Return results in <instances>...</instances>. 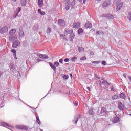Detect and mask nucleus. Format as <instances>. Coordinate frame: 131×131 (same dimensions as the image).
Returning <instances> with one entry per match:
<instances>
[{
  "mask_svg": "<svg viewBox=\"0 0 131 131\" xmlns=\"http://www.w3.org/2000/svg\"><path fill=\"white\" fill-rule=\"evenodd\" d=\"M20 45V41H15L12 44V47L13 49H16L18 46Z\"/></svg>",
  "mask_w": 131,
  "mask_h": 131,
  "instance_id": "nucleus-10",
  "label": "nucleus"
},
{
  "mask_svg": "<svg viewBox=\"0 0 131 131\" xmlns=\"http://www.w3.org/2000/svg\"><path fill=\"white\" fill-rule=\"evenodd\" d=\"M74 104L75 106H78V103H74Z\"/></svg>",
  "mask_w": 131,
  "mask_h": 131,
  "instance_id": "nucleus-54",
  "label": "nucleus"
},
{
  "mask_svg": "<svg viewBox=\"0 0 131 131\" xmlns=\"http://www.w3.org/2000/svg\"><path fill=\"white\" fill-rule=\"evenodd\" d=\"M106 111H107V110H106L105 107H101V110L100 111L99 115H101V116L103 115H105L106 114Z\"/></svg>",
  "mask_w": 131,
  "mask_h": 131,
  "instance_id": "nucleus-7",
  "label": "nucleus"
},
{
  "mask_svg": "<svg viewBox=\"0 0 131 131\" xmlns=\"http://www.w3.org/2000/svg\"><path fill=\"white\" fill-rule=\"evenodd\" d=\"M39 8H41L43 6V0H38Z\"/></svg>",
  "mask_w": 131,
  "mask_h": 131,
  "instance_id": "nucleus-16",
  "label": "nucleus"
},
{
  "mask_svg": "<svg viewBox=\"0 0 131 131\" xmlns=\"http://www.w3.org/2000/svg\"><path fill=\"white\" fill-rule=\"evenodd\" d=\"M0 105L4 106V105H5V104L4 103V102H2Z\"/></svg>",
  "mask_w": 131,
  "mask_h": 131,
  "instance_id": "nucleus-58",
  "label": "nucleus"
},
{
  "mask_svg": "<svg viewBox=\"0 0 131 131\" xmlns=\"http://www.w3.org/2000/svg\"><path fill=\"white\" fill-rule=\"evenodd\" d=\"M101 63H102V65H103L104 66H106V61L103 60V61H102Z\"/></svg>",
  "mask_w": 131,
  "mask_h": 131,
  "instance_id": "nucleus-47",
  "label": "nucleus"
},
{
  "mask_svg": "<svg viewBox=\"0 0 131 131\" xmlns=\"http://www.w3.org/2000/svg\"><path fill=\"white\" fill-rule=\"evenodd\" d=\"M4 106L5 105H2L0 104V108H3V107H4Z\"/></svg>",
  "mask_w": 131,
  "mask_h": 131,
  "instance_id": "nucleus-57",
  "label": "nucleus"
},
{
  "mask_svg": "<svg viewBox=\"0 0 131 131\" xmlns=\"http://www.w3.org/2000/svg\"><path fill=\"white\" fill-rule=\"evenodd\" d=\"M88 90H89V91H91V88L90 87H87Z\"/></svg>",
  "mask_w": 131,
  "mask_h": 131,
  "instance_id": "nucleus-60",
  "label": "nucleus"
},
{
  "mask_svg": "<svg viewBox=\"0 0 131 131\" xmlns=\"http://www.w3.org/2000/svg\"><path fill=\"white\" fill-rule=\"evenodd\" d=\"M59 63H63V59H59Z\"/></svg>",
  "mask_w": 131,
  "mask_h": 131,
  "instance_id": "nucleus-52",
  "label": "nucleus"
},
{
  "mask_svg": "<svg viewBox=\"0 0 131 131\" xmlns=\"http://www.w3.org/2000/svg\"><path fill=\"white\" fill-rule=\"evenodd\" d=\"M91 30H92V31H96V29H92Z\"/></svg>",
  "mask_w": 131,
  "mask_h": 131,
  "instance_id": "nucleus-62",
  "label": "nucleus"
},
{
  "mask_svg": "<svg viewBox=\"0 0 131 131\" xmlns=\"http://www.w3.org/2000/svg\"><path fill=\"white\" fill-rule=\"evenodd\" d=\"M119 97L121 99H125V94H124V93H121L119 95Z\"/></svg>",
  "mask_w": 131,
  "mask_h": 131,
  "instance_id": "nucleus-27",
  "label": "nucleus"
},
{
  "mask_svg": "<svg viewBox=\"0 0 131 131\" xmlns=\"http://www.w3.org/2000/svg\"><path fill=\"white\" fill-rule=\"evenodd\" d=\"M51 68H52L54 72H56V66L55 65L53 64V66L51 67Z\"/></svg>",
  "mask_w": 131,
  "mask_h": 131,
  "instance_id": "nucleus-39",
  "label": "nucleus"
},
{
  "mask_svg": "<svg viewBox=\"0 0 131 131\" xmlns=\"http://www.w3.org/2000/svg\"><path fill=\"white\" fill-rule=\"evenodd\" d=\"M118 120H119V117H116L114 118V119L113 120V123H117V122H118Z\"/></svg>",
  "mask_w": 131,
  "mask_h": 131,
  "instance_id": "nucleus-26",
  "label": "nucleus"
},
{
  "mask_svg": "<svg viewBox=\"0 0 131 131\" xmlns=\"http://www.w3.org/2000/svg\"><path fill=\"white\" fill-rule=\"evenodd\" d=\"M73 32V30H68V34H70V35H71Z\"/></svg>",
  "mask_w": 131,
  "mask_h": 131,
  "instance_id": "nucleus-33",
  "label": "nucleus"
},
{
  "mask_svg": "<svg viewBox=\"0 0 131 131\" xmlns=\"http://www.w3.org/2000/svg\"><path fill=\"white\" fill-rule=\"evenodd\" d=\"M36 61H37V62H41V61H42V60L41 59H40L39 58H37Z\"/></svg>",
  "mask_w": 131,
  "mask_h": 131,
  "instance_id": "nucleus-46",
  "label": "nucleus"
},
{
  "mask_svg": "<svg viewBox=\"0 0 131 131\" xmlns=\"http://www.w3.org/2000/svg\"><path fill=\"white\" fill-rule=\"evenodd\" d=\"M70 76L71 78H73V76L72 75V74H70Z\"/></svg>",
  "mask_w": 131,
  "mask_h": 131,
  "instance_id": "nucleus-53",
  "label": "nucleus"
},
{
  "mask_svg": "<svg viewBox=\"0 0 131 131\" xmlns=\"http://www.w3.org/2000/svg\"><path fill=\"white\" fill-rule=\"evenodd\" d=\"M89 114H90V115H93L94 114V111H93V110H89Z\"/></svg>",
  "mask_w": 131,
  "mask_h": 131,
  "instance_id": "nucleus-31",
  "label": "nucleus"
},
{
  "mask_svg": "<svg viewBox=\"0 0 131 131\" xmlns=\"http://www.w3.org/2000/svg\"><path fill=\"white\" fill-rule=\"evenodd\" d=\"M85 2H86V0H83V4H85Z\"/></svg>",
  "mask_w": 131,
  "mask_h": 131,
  "instance_id": "nucleus-64",
  "label": "nucleus"
},
{
  "mask_svg": "<svg viewBox=\"0 0 131 131\" xmlns=\"http://www.w3.org/2000/svg\"><path fill=\"white\" fill-rule=\"evenodd\" d=\"M80 114H76L74 116V119L72 120L73 123H74V124H77V122L79 119L81 118Z\"/></svg>",
  "mask_w": 131,
  "mask_h": 131,
  "instance_id": "nucleus-2",
  "label": "nucleus"
},
{
  "mask_svg": "<svg viewBox=\"0 0 131 131\" xmlns=\"http://www.w3.org/2000/svg\"><path fill=\"white\" fill-rule=\"evenodd\" d=\"M83 32V30L81 28H79L78 30V34H81V33H82Z\"/></svg>",
  "mask_w": 131,
  "mask_h": 131,
  "instance_id": "nucleus-28",
  "label": "nucleus"
},
{
  "mask_svg": "<svg viewBox=\"0 0 131 131\" xmlns=\"http://www.w3.org/2000/svg\"><path fill=\"white\" fill-rule=\"evenodd\" d=\"M95 77L96 78H98V79H100V78H99V77L98 76V75H97V74H95Z\"/></svg>",
  "mask_w": 131,
  "mask_h": 131,
  "instance_id": "nucleus-50",
  "label": "nucleus"
},
{
  "mask_svg": "<svg viewBox=\"0 0 131 131\" xmlns=\"http://www.w3.org/2000/svg\"><path fill=\"white\" fill-rule=\"evenodd\" d=\"M118 106L120 110H123L124 109V105L121 102H118Z\"/></svg>",
  "mask_w": 131,
  "mask_h": 131,
  "instance_id": "nucleus-11",
  "label": "nucleus"
},
{
  "mask_svg": "<svg viewBox=\"0 0 131 131\" xmlns=\"http://www.w3.org/2000/svg\"><path fill=\"white\" fill-rule=\"evenodd\" d=\"M103 85H104L105 89L108 88V87L110 85V83H108V81L106 80H104L102 81Z\"/></svg>",
  "mask_w": 131,
  "mask_h": 131,
  "instance_id": "nucleus-12",
  "label": "nucleus"
},
{
  "mask_svg": "<svg viewBox=\"0 0 131 131\" xmlns=\"http://www.w3.org/2000/svg\"><path fill=\"white\" fill-rule=\"evenodd\" d=\"M54 65H55V66H56V67H58L60 65V63H59V62L55 61L54 63Z\"/></svg>",
  "mask_w": 131,
  "mask_h": 131,
  "instance_id": "nucleus-42",
  "label": "nucleus"
},
{
  "mask_svg": "<svg viewBox=\"0 0 131 131\" xmlns=\"http://www.w3.org/2000/svg\"><path fill=\"white\" fill-rule=\"evenodd\" d=\"M128 78L129 79L130 81H131V77L130 76H129L128 77Z\"/></svg>",
  "mask_w": 131,
  "mask_h": 131,
  "instance_id": "nucleus-61",
  "label": "nucleus"
},
{
  "mask_svg": "<svg viewBox=\"0 0 131 131\" xmlns=\"http://www.w3.org/2000/svg\"><path fill=\"white\" fill-rule=\"evenodd\" d=\"M58 24L60 26H65L66 23L65 22V21H64L63 19H60L58 20Z\"/></svg>",
  "mask_w": 131,
  "mask_h": 131,
  "instance_id": "nucleus-8",
  "label": "nucleus"
},
{
  "mask_svg": "<svg viewBox=\"0 0 131 131\" xmlns=\"http://www.w3.org/2000/svg\"><path fill=\"white\" fill-rule=\"evenodd\" d=\"M80 26V23H74L73 24V28H79Z\"/></svg>",
  "mask_w": 131,
  "mask_h": 131,
  "instance_id": "nucleus-13",
  "label": "nucleus"
},
{
  "mask_svg": "<svg viewBox=\"0 0 131 131\" xmlns=\"http://www.w3.org/2000/svg\"><path fill=\"white\" fill-rule=\"evenodd\" d=\"M13 75L14 76H19V75H20V73L16 70H13Z\"/></svg>",
  "mask_w": 131,
  "mask_h": 131,
  "instance_id": "nucleus-15",
  "label": "nucleus"
},
{
  "mask_svg": "<svg viewBox=\"0 0 131 131\" xmlns=\"http://www.w3.org/2000/svg\"><path fill=\"white\" fill-rule=\"evenodd\" d=\"M18 35L20 36V37H23V36H24V32L23 30L20 31V32L18 33Z\"/></svg>",
  "mask_w": 131,
  "mask_h": 131,
  "instance_id": "nucleus-24",
  "label": "nucleus"
},
{
  "mask_svg": "<svg viewBox=\"0 0 131 131\" xmlns=\"http://www.w3.org/2000/svg\"><path fill=\"white\" fill-rule=\"evenodd\" d=\"M10 68H11V69H14L15 68V65L13 63H10Z\"/></svg>",
  "mask_w": 131,
  "mask_h": 131,
  "instance_id": "nucleus-35",
  "label": "nucleus"
},
{
  "mask_svg": "<svg viewBox=\"0 0 131 131\" xmlns=\"http://www.w3.org/2000/svg\"><path fill=\"white\" fill-rule=\"evenodd\" d=\"M36 121L38 124H39V123L40 122V120H39V118L38 117L36 116Z\"/></svg>",
  "mask_w": 131,
  "mask_h": 131,
  "instance_id": "nucleus-38",
  "label": "nucleus"
},
{
  "mask_svg": "<svg viewBox=\"0 0 131 131\" xmlns=\"http://www.w3.org/2000/svg\"><path fill=\"white\" fill-rule=\"evenodd\" d=\"M112 100H118V99H120V96L118 95V94H116L113 96L112 98Z\"/></svg>",
  "mask_w": 131,
  "mask_h": 131,
  "instance_id": "nucleus-20",
  "label": "nucleus"
},
{
  "mask_svg": "<svg viewBox=\"0 0 131 131\" xmlns=\"http://www.w3.org/2000/svg\"><path fill=\"white\" fill-rule=\"evenodd\" d=\"M92 64H99L101 63V61H92Z\"/></svg>",
  "mask_w": 131,
  "mask_h": 131,
  "instance_id": "nucleus-37",
  "label": "nucleus"
},
{
  "mask_svg": "<svg viewBox=\"0 0 131 131\" xmlns=\"http://www.w3.org/2000/svg\"><path fill=\"white\" fill-rule=\"evenodd\" d=\"M85 27L86 28H92V24L90 22L86 23L85 24Z\"/></svg>",
  "mask_w": 131,
  "mask_h": 131,
  "instance_id": "nucleus-19",
  "label": "nucleus"
},
{
  "mask_svg": "<svg viewBox=\"0 0 131 131\" xmlns=\"http://www.w3.org/2000/svg\"><path fill=\"white\" fill-rule=\"evenodd\" d=\"M8 29L9 28L7 26H4L0 29V33L1 34H4V33H7V32H8Z\"/></svg>",
  "mask_w": 131,
  "mask_h": 131,
  "instance_id": "nucleus-4",
  "label": "nucleus"
},
{
  "mask_svg": "<svg viewBox=\"0 0 131 131\" xmlns=\"http://www.w3.org/2000/svg\"><path fill=\"white\" fill-rule=\"evenodd\" d=\"M37 56L38 57H39L40 59H43L44 60H46V59H48L49 58L48 56L46 54H41L40 53H38Z\"/></svg>",
  "mask_w": 131,
  "mask_h": 131,
  "instance_id": "nucleus-6",
  "label": "nucleus"
},
{
  "mask_svg": "<svg viewBox=\"0 0 131 131\" xmlns=\"http://www.w3.org/2000/svg\"><path fill=\"white\" fill-rule=\"evenodd\" d=\"M80 3H82V0H78Z\"/></svg>",
  "mask_w": 131,
  "mask_h": 131,
  "instance_id": "nucleus-63",
  "label": "nucleus"
},
{
  "mask_svg": "<svg viewBox=\"0 0 131 131\" xmlns=\"http://www.w3.org/2000/svg\"><path fill=\"white\" fill-rule=\"evenodd\" d=\"M96 34H97V35H99L100 34L99 33V31H97L96 32Z\"/></svg>",
  "mask_w": 131,
  "mask_h": 131,
  "instance_id": "nucleus-59",
  "label": "nucleus"
},
{
  "mask_svg": "<svg viewBox=\"0 0 131 131\" xmlns=\"http://www.w3.org/2000/svg\"><path fill=\"white\" fill-rule=\"evenodd\" d=\"M104 17H106L107 19H114V16L112 14L105 15Z\"/></svg>",
  "mask_w": 131,
  "mask_h": 131,
  "instance_id": "nucleus-21",
  "label": "nucleus"
},
{
  "mask_svg": "<svg viewBox=\"0 0 131 131\" xmlns=\"http://www.w3.org/2000/svg\"><path fill=\"white\" fill-rule=\"evenodd\" d=\"M121 0H114V4L115 5L116 7L117 11H120L121 10V8H122L123 6V3L121 2Z\"/></svg>",
  "mask_w": 131,
  "mask_h": 131,
  "instance_id": "nucleus-1",
  "label": "nucleus"
},
{
  "mask_svg": "<svg viewBox=\"0 0 131 131\" xmlns=\"http://www.w3.org/2000/svg\"><path fill=\"white\" fill-rule=\"evenodd\" d=\"M52 32V29L51 28H48L47 33H51Z\"/></svg>",
  "mask_w": 131,
  "mask_h": 131,
  "instance_id": "nucleus-36",
  "label": "nucleus"
},
{
  "mask_svg": "<svg viewBox=\"0 0 131 131\" xmlns=\"http://www.w3.org/2000/svg\"><path fill=\"white\" fill-rule=\"evenodd\" d=\"M80 60H81V61H84V60H86V57L85 56H83L80 58Z\"/></svg>",
  "mask_w": 131,
  "mask_h": 131,
  "instance_id": "nucleus-40",
  "label": "nucleus"
},
{
  "mask_svg": "<svg viewBox=\"0 0 131 131\" xmlns=\"http://www.w3.org/2000/svg\"><path fill=\"white\" fill-rule=\"evenodd\" d=\"M38 14H40L41 16H43V15H46V12H45V11H42L41 9H38Z\"/></svg>",
  "mask_w": 131,
  "mask_h": 131,
  "instance_id": "nucleus-22",
  "label": "nucleus"
},
{
  "mask_svg": "<svg viewBox=\"0 0 131 131\" xmlns=\"http://www.w3.org/2000/svg\"><path fill=\"white\" fill-rule=\"evenodd\" d=\"M111 91H114V89L113 88V86H112L111 88Z\"/></svg>",
  "mask_w": 131,
  "mask_h": 131,
  "instance_id": "nucleus-56",
  "label": "nucleus"
},
{
  "mask_svg": "<svg viewBox=\"0 0 131 131\" xmlns=\"http://www.w3.org/2000/svg\"><path fill=\"white\" fill-rule=\"evenodd\" d=\"M71 60L72 62H75V61H76V60H77V57L74 56L73 58H72Z\"/></svg>",
  "mask_w": 131,
  "mask_h": 131,
  "instance_id": "nucleus-29",
  "label": "nucleus"
},
{
  "mask_svg": "<svg viewBox=\"0 0 131 131\" xmlns=\"http://www.w3.org/2000/svg\"><path fill=\"white\" fill-rule=\"evenodd\" d=\"M12 53H13V56H16L17 55V52L15 49H12L11 50Z\"/></svg>",
  "mask_w": 131,
  "mask_h": 131,
  "instance_id": "nucleus-30",
  "label": "nucleus"
},
{
  "mask_svg": "<svg viewBox=\"0 0 131 131\" xmlns=\"http://www.w3.org/2000/svg\"><path fill=\"white\" fill-rule=\"evenodd\" d=\"M75 6V0H72V2L71 3V6L72 8Z\"/></svg>",
  "mask_w": 131,
  "mask_h": 131,
  "instance_id": "nucleus-34",
  "label": "nucleus"
},
{
  "mask_svg": "<svg viewBox=\"0 0 131 131\" xmlns=\"http://www.w3.org/2000/svg\"><path fill=\"white\" fill-rule=\"evenodd\" d=\"M110 0H105L104 2L102 3V8H107V7L110 6Z\"/></svg>",
  "mask_w": 131,
  "mask_h": 131,
  "instance_id": "nucleus-5",
  "label": "nucleus"
},
{
  "mask_svg": "<svg viewBox=\"0 0 131 131\" xmlns=\"http://www.w3.org/2000/svg\"><path fill=\"white\" fill-rule=\"evenodd\" d=\"M99 85L100 86H102V82H101V81L99 80Z\"/></svg>",
  "mask_w": 131,
  "mask_h": 131,
  "instance_id": "nucleus-51",
  "label": "nucleus"
},
{
  "mask_svg": "<svg viewBox=\"0 0 131 131\" xmlns=\"http://www.w3.org/2000/svg\"><path fill=\"white\" fill-rule=\"evenodd\" d=\"M9 41L11 42L13 41L14 40V37H12V36H9Z\"/></svg>",
  "mask_w": 131,
  "mask_h": 131,
  "instance_id": "nucleus-32",
  "label": "nucleus"
},
{
  "mask_svg": "<svg viewBox=\"0 0 131 131\" xmlns=\"http://www.w3.org/2000/svg\"><path fill=\"white\" fill-rule=\"evenodd\" d=\"M1 124L3 125V126H4L5 127H13V126H10L9 124L6 123V122H1Z\"/></svg>",
  "mask_w": 131,
  "mask_h": 131,
  "instance_id": "nucleus-17",
  "label": "nucleus"
},
{
  "mask_svg": "<svg viewBox=\"0 0 131 131\" xmlns=\"http://www.w3.org/2000/svg\"><path fill=\"white\" fill-rule=\"evenodd\" d=\"M123 76L125 78H126V75L125 74H123Z\"/></svg>",
  "mask_w": 131,
  "mask_h": 131,
  "instance_id": "nucleus-55",
  "label": "nucleus"
},
{
  "mask_svg": "<svg viewBox=\"0 0 131 131\" xmlns=\"http://www.w3.org/2000/svg\"><path fill=\"white\" fill-rule=\"evenodd\" d=\"M127 18H128V20L131 21V13H129L128 14Z\"/></svg>",
  "mask_w": 131,
  "mask_h": 131,
  "instance_id": "nucleus-43",
  "label": "nucleus"
},
{
  "mask_svg": "<svg viewBox=\"0 0 131 131\" xmlns=\"http://www.w3.org/2000/svg\"><path fill=\"white\" fill-rule=\"evenodd\" d=\"M26 0H21V4L23 7H25L26 6Z\"/></svg>",
  "mask_w": 131,
  "mask_h": 131,
  "instance_id": "nucleus-25",
  "label": "nucleus"
},
{
  "mask_svg": "<svg viewBox=\"0 0 131 131\" xmlns=\"http://www.w3.org/2000/svg\"><path fill=\"white\" fill-rule=\"evenodd\" d=\"M68 35V30H67L64 31V36H67Z\"/></svg>",
  "mask_w": 131,
  "mask_h": 131,
  "instance_id": "nucleus-45",
  "label": "nucleus"
},
{
  "mask_svg": "<svg viewBox=\"0 0 131 131\" xmlns=\"http://www.w3.org/2000/svg\"><path fill=\"white\" fill-rule=\"evenodd\" d=\"M64 62H69L70 60L68 58H66L64 60Z\"/></svg>",
  "mask_w": 131,
  "mask_h": 131,
  "instance_id": "nucleus-48",
  "label": "nucleus"
},
{
  "mask_svg": "<svg viewBox=\"0 0 131 131\" xmlns=\"http://www.w3.org/2000/svg\"><path fill=\"white\" fill-rule=\"evenodd\" d=\"M69 76L68 75H63V78L64 79H68Z\"/></svg>",
  "mask_w": 131,
  "mask_h": 131,
  "instance_id": "nucleus-44",
  "label": "nucleus"
},
{
  "mask_svg": "<svg viewBox=\"0 0 131 131\" xmlns=\"http://www.w3.org/2000/svg\"><path fill=\"white\" fill-rule=\"evenodd\" d=\"M69 39L70 41H73V39H74V34H72L69 36Z\"/></svg>",
  "mask_w": 131,
  "mask_h": 131,
  "instance_id": "nucleus-23",
  "label": "nucleus"
},
{
  "mask_svg": "<svg viewBox=\"0 0 131 131\" xmlns=\"http://www.w3.org/2000/svg\"><path fill=\"white\" fill-rule=\"evenodd\" d=\"M71 5V4L70 0L68 1V2L65 4V8H66V10H67V11H68V10H69V9H70Z\"/></svg>",
  "mask_w": 131,
  "mask_h": 131,
  "instance_id": "nucleus-9",
  "label": "nucleus"
},
{
  "mask_svg": "<svg viewBox=\"0 0 131 131\" xmlns=\"http://www.w3.org/2000/svg\"><path fill=\"white\" fill-rule=\"evenodd\" d=\"M49 64L50 65V66L51 67H53L54 66V64L53 63H52L51 62H49Z\"/></svg>",
  "mask_w": 131,
  "mask_h": 131,
  "instance_id": "nucleus-49",
  "label": "nucleus"
},
{
  "mask_svg": "<svg viewBox=\"0 0 131 131\" xmlns=\"http://www.w3.org/2000/svg\"><path fill=\"white\" fill-rule=\"evenodd\" d=\"M83 51V48L82 47H79L78 48V51L80 53Z\"/></svg>",
  "mask_w": 131,
  "mask_h": 131,
  "instance_id": "nucleus-41",
  "label": "nucleus"
},
{
  "mask_svg": "<svg viewBox=\"0 0 131 131\" xmlns=\"http://www.w3.org/2000/svg\"><path fill=\"white\" fill-rule=\"evenodd\" d=\"M15 127L17 129H20V130H28V127L25 125H17Z\"/></svg>",
  "mask_w": 131,
  "mask_h": 131,
  "instance_id": "nucleus-3",
  "label": "nucleus"
},
{
  "mask_svg": "<svg viewBox=\"0 0 131 131\" xmlns=\"http://www.w3.org/2000/svg\"><path fill=\"white\" fill-rule=\"evenodd\" d=\"M21 8L20 7H18L16 10V14H15V15L14 16V18H17V16H18V14H19V13H20V12H21Z\"/></svg>",
  "mask_w": 131,
  "mask_h": 131,
  "instance_id": "nucleus-18",
  "label": "nucleus"
},
{
  "mask_svg": "<svg viewBox=\"0 0 131 131\" xmlns=\"http://www.w3.org/2000/svg\"><path fill=\"white\" fill-rule=\"evenodd\" d=\"M16 33V29H11L9 33V34L10 35H11V36H13V35H14V34H15Z\"/></svg>",
  "mask_w": 131,
  "mask_h": 131,
  "instance_id": "nucleus-14",
  "label": "nucleus"
}]
</instances>
